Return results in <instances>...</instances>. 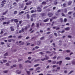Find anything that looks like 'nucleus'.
<instances>
[{"mask_svg":"<svg viewBox=\"0 0 75 75\" xmlns=\"http://www.w3.org/2000/svg\"><path fill=\"white\" fill-rule=\"evenodd\" d=\"M28 29V27L27 26H25L24 28H22L21 30H20L19 31V33H24L25 31H27Z\"/></svg>","mask_w":75,"mask_h":75,"instance_id":"nucleus-1","label":"nucleus"},{"mask_svg":"<svg viewBox=\"0 0 75 75\" xmlns=\"http://www.w3.org/2000/svg\"><path fill=\"white\" fill-rule=\"evenodd\" d=\"M45 58H44V59H41V61H45V60H48L49 58V57L47 56V55H45Z\"/></svg>","mask_w":75,"mask_h":75,"instance_id":"nucleus-2","label":"nucleus"},{"mask_svg":"<svg viewBox=\"0 0 75 75\" xmlns=\"http://www.w3.org/2000/svg\"><path fill=\"white\" fill-rule=\"evenodd\" d=\"M37 11L38 12V13H40V12H41L42 11V9H41V8L39 6L37 8Z\"/></svg>","mask_w":75,"mask_h":75,"instance_id":"nucleus-3","label":"nucleus"},{"mask_svg":"<svg viewBox=\"0 0 75 75\" xmlns=\"http://www.w3.org/2000/svg\"><path fill=\"white\" fill-rule=\"evenodd\" d=\"M53 15V14H52V13H48V16H49V17H52Z\"/></svg>","mask_w":75,"mask_h":75,"instance_id":"nucleus-4","label":"nucleus"},{"mask_svg":"<svg viewBox=\"0 0 75 75\" xmlns=\"http://www.w3.org/2000/svg\"><path fill=\"white\" fill-rule=\"evenodd\" d=\"M24 7V5L23 4H21L19 5V8H21Z\"/></svg>","mask_w":75,"mask_h":75,"instance_id":"nucleus-5","label":"nucleus"},{"mask_svg":"<svg viewBox=\"0 0 75 75\" xmlns=\"http://www.w3.org/2000/svg\"><path fill=\"white\" fill-rule=\"evenodd\" d=\"M48 20H49V18H47L46 19H45L44 20H43V22H45V23L47 22L48 21Z\"/></svg>","mask_w":75,"mask_h":75,"instance_id":"nucleus-6","label":"nucleus"},{"mask_svg":"<svg viewBox=\"0 0 75 75\" xmlns=\"http://www.w3.org/2000/svg\"><path fill=\"white\" fill-rule=\"evenodd\" d=\"M59 22H61V23H62L63 22V19H62V18H61L59 19Z\"/></svg>","mask_w":75,"mask_h":75,"instance_id":"nucleus-7","label":"nucleus"},{"mask_svg":"<svg viewBox=\"0 0 75 75\" xmlns=\"http://www.w3.org/2000/svg\"><path fill=\"white\" fill-rule=\"evenodd\" d=\"M28 62L29 63H31V61L29 60H27L25 62V63H27Z\"/></svg>","mask_w":75,"mask_h":75,"instance_id":"nucleus-8","label":"nucleus"},{"mask_svg":"<svg viewBox=\"0 0 75 75\" xmlns=\"http://www.w3.org/2000/svg\"><path fill=\"white\" fill-rule=\"evenodd\" d=\"M37 43L38 45H40V44H41V41H39L37 42Z\"/></svg>","mask_w":75,"mask_h":75,"instance_id":"nucleus-9","label":"nucleus"},{"mask_svg":"<svg viewBox=\"0 0 75 75\" xmlns=\"http://www.w3.org/2000/svg\"><path fill=\"white\" fill-rule=\"evenodd\" d=\"M19 68L20 69H23V66L21 64H19Z\"/></svg>","mask_w":75,"mask_h":75,"instance_id":"nucleus-10","label":"nucleus"},{"mask_svg":"<svg viewBox=\"0 0 75 75\" xmlns=\"http://www.w3.org/2000/svg\"><path fill=\"white\" fill-rule=\"evenodd\" d=\"M10 28H11V31H14V29L13 28V27H11Z\"/></svg>","mask_w":75,"mask_h":75,"instance_id":"nucleus-11","label":"nucleus"},{"mask_svg":"<svg viewBox=\"0 0 75 75\" xmlns=\"http://www.w3.org/2000/svg\"><path fill=\"white\" fill-rule=\"evenodd\" d=\"M16 72L18 74H21V71H19V70H16Z\"/></svg>","mask_w":75,"mask_h":75,"instance_id":"nucleus-12","label":"nucleus"},{"mask_svg":"<svg viewBox=\"0 0 75 75\" xmlns=\"http://www.w3.org/2000/svg\"><path fill=\"white\" fill-rule=\"evenodd\" d=\"M8 11V10H7V11H6L3 13L2 14L3 15H6V13H7Z\"/></svg>","mask_w":75,"mask_h":75,"instance_id":"nucleus-13","label":"nucleus"},{"mask_svg":"<svg viewBox=\"0 0 75 75\" xmlns=\"http://www.w3.org/2000/svg\"><path fill=\"white\" fill-rule=\"evenodd\" d=\"M31 3V2L29 1L28 2V3H26V5H29V4H30Z\"/></svg>","mask_w":75,"mask_h":75,"instance_id":"nucleus-14","label":"nucleus"},{"mask_svg":"<svg viewBox=\"0 0 75 75\" xmlns=\"http://www.w3.org/2000/svg\"><path fill=\"white\" fill-rule=\"evenodd\" d=\"M40 15L42 16V17H44V16H45V13H41Z\"/></svg>","mask_w":75,"mask_h":75,"instance_id":"nucleus-15","label":"nucleus"},{"mask_svg":"<svg viewBox=\"0 0 75 75\" xmlns=\"http://www.w3.org/2000/svg\"><path fill=\"white\" fill-rule=\"evenodd\" d=\"M36 26L37 28L39 27V23H37L36 24Z\"/></svg>","mask_w":75,"mask_h":75,"instance_id":"nucleus-16","label":"nucleus"},{"mask_svg":"<svg viewBox=\"0 0 75 75\" xmlns=\"http://www.w3.org/2000/svg\"><path fill=\"white\" fill-rule=\"evenodd\" d=\"M27 18H28V19H30V15H29V14L28 13L27 14Z\"/></svg>","mask_w":75,"mask_h":75,"instance_id":"nucleus-17","label":"nucleus"},{"mask_svg":"<svg viewBox=\"0 0 75 75\" xmlns=\"http://www.w3.org/2000/svg\"><path fill=\"white\" fill-rule=\"evenodd\" d=\"M58 3V2L57 1H55L54 2V5H57V4Z\"/></svg>","mask_w":75,"mask_h":75,"instance_id":"nucleus-18","label":"nucleus"},{"mask_svg":"<svg viewBox=\"0 0 75 75\" xmlns=\"http://www.w3.org/2000/svg\"><path fill=\"white\" fill-rule=\"evenodd\" d=\"M72 4V1H69L68 3V5H71Z\"/></svg>","mask_w":75,"mask_h":75,"instance_id":"nucleus-19","label":"nucleus"},{"mask_svg":"<svg viewBox=\"0 0 75 75\" xmlns=\"http://www.w3.org/2000/svg\"><path fill=\"white\" fill-rule=\"evenodd\" d=\"M69 29H70L69 27H67L65 28V30H69Z\"/></svg>","mask_w":75,"mask_h":75,"instance_id":"nucleus-20","label":"nucleus"},{"mask_svg":"<svg viewBox=\"0 0 75 75\" xmlns=\"http://www.w3.org/2000/svg\"><path fill=\"white\" fill-rule=\"evenodd\" d=\"M57 17L55 16L52 17V19H56V18H57Z\"/></svg>","mask_w":75,"mask_h":75,"instance_id":"nucleus-21","label":"nucleus"},{"mask_svg":"<svg viewBox=\"0 0 75 75\" xmlns=\"http://www.w3.org/2000/svg\"><path fill=\"white\" fill-rule=\"evenodd\" d=\"M46 4H47V2L44 1L42 3V4H44V5Z\"/></svg>","mask_w":75,"mask_h":75,"instance_id":"nucleus-22","label":"nucleus"},{"mask_svg":"<svg viewBox=\"0 0 75 75\" xmlns=\"http://www.w3.org/2000/svg\"><path fill=\"white\" fill-rule=\"evenodd\" d=\"M65 59H67V60H70L71 59V58L69 57H67L65 58Z\"/></svg>","mask_w":75,"mask_h":75,"instance_id":"nucleus-23","label":"nucleus"},{"mask_svg":"<svg viewBox=\"0 0 75 75\" xmlns=\"http://www.w3.org/2000/svg\"><path fill=\"white\" fill-rule=\"evenodd\" d=\"M17 67V65L16 64L13 65V66L11 67V68H13V67Z\"/></svg>","mask_w":75,"mask_h":75,"instance_id":"nucleus-24","label":"nucleus"},{"mask_svg":"<svg viewBox=\"0 0 75 75\" xmlns=\"http://www.w3.org/2000/svg\"><path fill=\"white\" fill-rule=\"evenodd\" d=\"M15 23H18V21L17 20V19H15L14 20Z\"/></svg>","mask_w":75,"mask_h":75,"instance_id":"nucleus-25","label":"nucleus"},{"mask_svg":"<svg viewBox=\"0 0 75 75\" xmlns=\"http://www.w3.org/2000/svg\"><path fill=\"white\" fill-rule=\"evenodd\" d=\"M62 61H61L59 62V65H61V63H62Z\"/></svg>","mask_w":75,"mask_h":75,"instance_id":"nucleus-26","label":"nucleus"},{"mask_svg":"<svg viewBox=\"0 0 75 75\" xmlns=\"http://www.w3.org/2000/svg\"><path fill=\"white\" fill-rule=\"evenodd\" d=\"M6 0H4L2 2V3H6Z\"/></svg>","mask_w":75,"mask_h":75,"instance_id":"nucleus-27","label":"nucleus"},{"mask_svg":"<svg viewBox=\"0 0 75 75\" xmlns=\"http://www.w3.org/2000/svg\"><path fill=\"white\" fill-rule=\"evenodd\" d=\"M27 74L28 75H29L30 74V71H27Z\"/></svg>","mask_w":75,"mask_h":75,"instance_id":"nucleus-28","label":"nucleus"},{"mask_svg":"<svg viewBox=\"0 0 75 75\" xmlns=\"http://www.w3.org/2000/svg\"><path fill=\"white\" fill-rule=\"evenodd\" d=\"M64 22H67V19L66 18H64Z\"/></svg>","mask_w":75,"mask_h":75,"instance_id":"nucleus-29","label":"nucleus"},{"mask_svg":"<svg viewBox=\"0 0 75 75\" xmlns=\"http://www.w3.org/2000/svg\"><path fill=\"white\" fill-rule=\"evenodd\" d=\"M8 55V52H6V53L4 54V56H7Z\"/></svg>","mask_w":75,"mask_h":75,"instance_id":"nucleus-30","label":"nucleus"},{"mask_svg":"<svg viewBox=\"0 0 75 75\" xmlns=\"http://www.w3.org/2000/svg\"><path fill=\"white\" fill-rule=\"evenodd\" d=\"M40 68H40V67H38L36 68V71H37V70H39V69H40Z\"/></svg>","mask_w":75,"mask_h":75,"instance_id":"nucleus-31","label":"nucleus"},{"mask_svg":"<svg viewBox=\"0 0 75 75\" xmlns=\"http://www.w3.org/2000/svg\"><path fill=\"white\" fill-rule=\"evenodd\" d=\"M62 16H63V17H65V15L64 14V13H62Z\"/></svg>","mask_w":75,"mask_h":75,"instance_id":"nucleus-32","label":"nucleus"},{"mask_svg":"<svg viewBox=\"0 0 75 75\" xmlns=\"http://www.w3.org/2000/svg\"><path fill=\"white\" fill-rule=\"evenodd\" d=\"M65 6H66V4L65 3H64L63 4V6L64 7H65Z\"/></svg>","mask_w":75,"mask_h":75,"instance_id":"nucleus-33","label":"nucleus"},{"mask_svg":"<svg viewBox=\"0 0 75 75\" xmlns=\"http://www.w3.org/2000/svg\"><path fill=\"white\" fill-rule=\"evenodd\" d=\"M38 65H39V64H38L35 65H34V67H38Z\"/></svg>","mask_w":75,"mask_h":75,"instance_id":"nucleus-34","label":"nucleus"},{"mask_svg":"<svg viewBox=\"0 0 75 75\" xmlns=\"http://www.w3.org/2000/svg\"><path fill=\"white\" fill-rule=\"evenodd\" d=\"M56 63V61H53V62H52V64H55Z\"/></svg>","mask_w":75,"mask_h":75,"instance_id":"nucleus-35","label":"nucleus"},{"mask_svg":"<svg viewBox=\"0 0 75 75\" xmlns=\"http://www.w3.org/2000/svg\"><path fill=\"white\" fill-rule=\"evenodd\" d=\"M6 4V3H4V4H1V5H2L1 6V7H3L4 6V5Z\"/></svg>","mask_w":75,"mask_h":75,"instance_id":"nucleus-36","label":"nucleus"},{"mask_svg":"<svg viewBox=\"0 0 75 75\" xmlns=\"http://www.w3.org/2000/svg\"><path fill=\"white\" fill-rule=\"evenodd\" d=\"M7 72H8V71L7 70L4 71H3V72H4V73H7Z\"/></svg>","mask_w":75,"mask_h":75,"instance_id":"nucleus-37","label":"nucleus"},{"mask_svg":"<svg viewBox=\"0 0 75 75\" xmlns=\"http://www.w3.org/2000/svg\"><path fill=\"white\" fill-rule=\"evenodd\" d=\"M6 65L7 66H10V64H9V63H7L6 64Z\"/></svg>","mask_w":75,"mask_h":75,"instance_id":"nucleus-38","label":"nucleus"},{"mask_svg":"<svg viewBox=\"0 0 75 75\" xmlns=\"http://www.w3.org/2000/svg\"><path fill=\"white\" fill-rule=\"evenodd\" d=\"M40 39L41 40H44V37H42L41 38H40Z\"/></svg>","mask_w":75,"mask_h":75,"instance_id":"nucleus-39","label":"nucleus"},{"mask_svg":"<svg viewBox=\"0 0 75 75\" xmlns=\"http://www.w3.org/2000/svg\"><path fill=\"white\" fill-rule=\"evenodd\" d=\"M36 15H37V14H33L32 16L33 17H35V16H36Z\"/></svg>","mask_w":75,"mask_h":75,"instance_id":"nucleus-40","label":"nucleus"},{"mask_svg":"<svg viewBox=\"0 0 75 75\" xmlns=\"http://www.w3.org/2000/svg\"><path fill=\"white\" fill-rule=\"evenodd\" d=\"M27 6H25L23 9V10H25V9H26V8H27Z\"/></svg>","mask_w":75,"mask_h":75,"instance_id":"nucleus-41","label":"nucleus"},{"mask_svg":"<svg viewBox=\"0 0 75 75\" xmlns=\"http://www.w3.org/2000/svg\"><path fill=\"white\" fill-rule=\"evenodd\" d=\"M34 23H32V25H31V27H33L34 26Z\"/></svg>","mask_w":75,"mask_h":75,"instance_id":"nucleus-42","label":"nucleus"},{"mask_svg":"<svg viewBox=\"0 0 75 75\" xmlns=\"http://www.w3.org/2000/svg\"><path fill=\"white\" fill-rule=\"evenodd\" d=\"M55 23V22H52V24L51 25L52 26V25H53L54 24V23Z\"/></svg>","mask_w":75,"mask_h":75,"instance_id":"nucleus-43","label":"nucleus"},{"mask_svg":"<svg viewBox=\"0 0 75 75\" xmlns=\"http://www.w3.org/2000/svg\"><path fill=\"white\" fill-rule=\"evenodd\" d=\"M35 49H38V48H39V47L38 46H36L35 47Z\"/></svg>","mask_w":75,"mask_h":75,"instance_id":"nucleus-44","label":"nucleus"},{"mask_svg":"<svg viewBox=\"0 0 75 75\" xmlns=\"http://www.w3.org/2000/svg\"><path fill=\"white\" fill-rule=\"evenodd\" d=\"M23 13H24V11H22L20 12L19 14H23Z\"/></svg>","mask_w":75,"mask_h":75,"instance_id":"nucleus-45","label":"nucleus"},{"mask_svg":"<svg viewBox=\"0 0 75 75\" xmlns=\"http://www.w3.org/2000/svg\"><path fill=\"white\" fill-rule=\"evenodd\" d=\"M54 35H55L56 37H57V36H58V35H57V34L55 33H54Z\"/></svg>","mask_w":75,"mask_h":75,"instance_id":"nucleus-46","label":"nucleus"},{"mask_svg":"<svg viewBox=\"0 0 75 75\" xmlns=\"http://www.w3.org/2000/svg\"><path fill=\"white\" fill-rule=\"evenodd\" d=\"M67 9H66V8H65V9H64V12H65V13H67Z\"/></svg>","mask_w":75,"mask_h":75,"instance_id":"nucleus-47","label":"nucleus"},{"mask_svg":"<svg viewBox=\"0 0 75 75\" xmlns=\"http://www.w3.org/2000/svg\"><path fill=\"white\" fill-rule=\"evenodd\" d=\"M57 67V66L56 65H54L52 67L53 68H55V67Z\"/></svg>","mask_w":75,"mask_h":75,"instance_id":"nucleus-48","label":"nucleus"},{"mask_svg":"<svg viewBox=\"0 0 75 75\" xmlns=\"http://www.w3.org/2000/svg\"><path fill=\"white\" fill-rule=\"evenodd\" d=\"M46 53H47L48 54H50L51 53V52H50V51H47L46 52Z\"/></svg>","mask_w":75,"mask_h":75,"instance_id":"nucleus-49","label":"nucleus"},{"mask_svg":"<svg viewBox=\"0 0 75 75\" xmlns=\"http://www.w3.org/2000/svg\"><path fill=\"white\" fill-rule=\"evenodd\" d=\"M72 12H69L68 13V14H72Z\"/></svg>","mask_w":75,"mask_h":75,"instance_id":"nucleus-50","label":"nucleus"},{"mask_svg":"<svg viewBox=\"0 0 75 75\" xmlns=\"http://www.w3.org/2000/svg\"><path fill=\"white\" fill-rule=\"evenodd\" d=\"M17 11H15L14 13V14H17Z\"/></svg>","mask_w":75,"mask_h":75,"instance_id":"nucleus-51","label":"nucleus"},{"mask_svg":"<svg viewBox=\"0 0 75 75\" xmlns=\"http://www.w3.org/2000/svg\"><path fill=\"white\" fill-rule=\"evenodd\" d=\"M6 24H10V21L6 22Z\"/></svg>","mask_w":75,"mask_h":75,"instance_id":"nucleus-52","label":"nucleus"},{"mask_svg":"<svg viewBox=\"0 0 75 75\" xmlns=\"http://www.w3.org/2000/svg\"><path fill=\"white\" fill-rule=\"evenodd\" d=\"M61 10H59L57 11L58 13H59V12H61Z\"/></svg>","mask_w":75,"mask_h":75,"instance_id":"nucleus-53","label":"nucleus"},{"mask_svg":"<svg viewBox=\"0 0 75 75\" xmlns=\"http://www.w3.org/2000/svg\"><path fill=\"white\" fill-rule=\"evenodd\" d=\"M8 41L9 42H11V39H9L8 40Z\"/></svg>","mask_w":75,"mask_h":75,"instance_id":"nucleus-54","label":"nucleus"},{"mask_svg":"<svg viewBox=\"0 0 75 75\" xmlns=\"http://www.w3.org/2000/svg\"><path fill=\"white\" fill-rule=\"evenodd\" d=\"M72 64L73 65H75V62L73 61L72 62Z\"/></svg>","mask_w":75,"mask_h":75,"instance_id":"nucleus-55","label":"nucleus"},{"mask_svg":"<svg viewBox=\"0 0 75 75\" xmlns=\"http://www.w3.org/2000/svg\"><path fill=\"white\" fill-rule=\"evenodd\" d=\"M71 52L70 50H66V52Z\"/></svg>","mask_w":75,"mask_h":75,"instance_id":"nucleus-56","label":"nucleus"},{"mask_svg":"<svg viewBox=\"0 0 75 75\" xmlns=\"http://www.w3.org/2000/svg\"><path fill=\"white\" fill-rule=\"evenodd\" d=\"M31 20L32 21H33V18L32 17H31Z\"/></svg>","mask_w":75,"mask_h":75,"instance_id":"nucleus-57","label":"nucleus"},{"mask_svg":"<svg viewBox=\"0 0 75 75\" xmlns=\"http://www.w3.org/2000/svg\"><path fill=\"white\" fill-rule=\"evenodd\" d=\"M39 54H41V55H43L44 54V53L42 52H40Z\"/></svg>","mask_w":75,"mask_h":75,"instance_id":"nucleus-58","label":"nucleus"},{"mask_svg":"<svg viewBox=\"0 0 75 75\" xmlns=\"http://www.w3.org/2000/svg\"><path fill=\"white\" fill-rule=\"evenodd\" d=\"M73 16L74 17H75V12H74L73 13Z\"/></svg>","mask_w":75,"mask_h":75,"instance_id":"nucleus-59","label":"nucleus"},{"mask_svg":"<svg viewBox=\"0 0 75 75\" xmlns=\"http://www.w3.org/2000/svg\"><path fill=\"white\" fill-rule=\"evenodd\" d=\"M73 71H71L69 73V74H71V73H72L73 72Z\"/></svg>","mask_w":75,"mask_h":75,"instance_id":"nucleus-60","label":"nucleus"},{"mask_svg":"<svg viewBox=\"0 0 75 75\" xmlns=\"http://www.w3.org/2000/svg\"><path fill=\"white\" fill-rule=\"evenodd\" d=\"M51 30V29L49 28H48L47 29V31H49V30Z\"/></svg>","mask_w":75,"mask_h":75,"instance_id":"nucleus-61","label":"nucleus"},{"mask_svg":"<svg viewBox=\"0 0 75 75\" xmlns=\"http://www.w3.org/2000/svg\"><path fill=\"white\" fill-rule=\"evenodd\" d=\"M34 69L32 68V69H29V71H33Z\"/></svg>","mask_w":75,"mask_h":75,"instance_id":"nucleus-62","label":"nucleus"},{"mask_svg":"<svg viewBox=\"0 0 75 75\" xmlns=\"http://www.w3.org/2000/svg\"><path fill=\"white\" fill-rule=\"evenodd\" d=\"M7 61L6 60H3V62H7Z\"/></svg>","mask_w":75,"mask_h":75,"instance_id":"nucleus-63","label":"nucleus"},{"mask_svg":"<svg viewBox=\"0 0 75 75\" xmlns=\"http://www.w3.org/2000/svg\"><path fill=\"white\" fill-rule=\"evenodd\" d=\"M28 59H31V57H28Z\"/></svg>","mask_w":75,"mask_h":75,"instance_id":"nucleus-64","label":"nucleus"}]
</instances>
